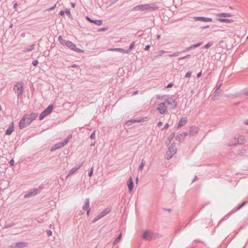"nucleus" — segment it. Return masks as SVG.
I'll list each match as a JSON object with an SVG mask.
<instances>
[{"label":"nucleus","instance_id":"55","mask_svg":"<svg viewBox=\"0 0 248 248\" xmlns=\"http://www.w3.org/2000/svg\"><path fill=\"white\" fill-rule=\"evenodd\" d=\"M173 152H175V150H173Z\"/></svg>","mask_w":248,"mask_h":248},{"label":"nucleus","instance_id":"18","mask_svg":"<svg viewBox=\"0 0 248 248\" xmlns=\"http://www.w3.org/2000/svg\"><path fill=\"white\" fill-rule=\"evenodd\" d=\"M80 166H79L78 167H76L72 168L70 170V171L69 172V175H71L73 174L74 172H75L80 168Z\"/></svg>","mask_w":248,"mask_h":248},{"label":"nucleus","instance_id":"52","mask_svg":"<svg viewBox=\"0 0 248 248\" xmlns=\"http://www.w3.org/2000/svg\"><path fill=\"white\" fill-rule=\"evenodd\" d=\"M171 150V148H170V149H169V151H170V152H171V150Z\"/></svg>","mask_w":248,"mask_h":248},{"label":"nucleus","instance_id":"16","mask_svg":"<svg viewBox=\"0 0 248 248\" xmlns=\"http://www.w3.org/2000/svg\"><path fill=\"white\" fill-rule=\"evenodd\" d=\"M110 50H111V51H119V52H121L122 53H128V52H129L128 50H127L123 49L122 48H120L111 49Z\"/></svg>","mask_w":248,"mask_h":248},{"label":"nucleus","instance_id":"4","mask_svg":"<svg viewBox=\"0 0 248 248\" xmlns=\"http://www.w3.org/2000/svg\"><path fill=\"white\" fill-rule=\"evenodd\" d=\"M53 109V106L49 105L45 110H44L40 115L39 119L42 120L46 116L49 115Z\"/></svg>","mask_w":248,"mask_h":248},{"label":"nucleus","instance_id":"32","mask_svg":"<svg viewBox=\"0 0 248 248\" xmlns=\"http://www.w3.org/2000/svg\"><path fill=\"white\" fill-rule=\"evenodd\" d=\"M38 61L37 60H34L32 62V64L34 65V66H36L37 64H38Z\"/></svg>","mask_w":248,"mask_h":248},{"label":"nucleus","instance_id":"34","mask_svg":"<svg viewBox=\"0 0 248 248\" xmlns=\"http://www.w3.org/2000/svg\"><path fill=\"white\" fill-rule=\"evenodd\" d=\"M189 56H190V55H188L186 56L182 57L179 58L178 59V60H183V59H185V58H187V57H189Z\"/></svg>","mask_w":248,"mask_h":248},{"label":"nucleus","instance_id":"27","mask_svg":"<svg viewBox=\"0 0 248 248\" xmlns=\"http://www.w3.org/2000/svg\"><path fill=\"white\" fill-rule=\"evenodd\" d=\"M191 75V72H188L185 75L186 78H189Z\"/></svg>","mask_w":248,"mask_h":248},{"label":"nucleus","instance_id":"51","mask_svg":"<svg viewBox=\"0 0 248 248\" xmlns=\"http://www.w3.org/2000/svg\"><path fill=\"white\" fill-rule=\"evenodd\" d=\"M105 215V214H103V215H102L101 217H98L97 219L98 218H101L103 216H104Z\"/></svg>","mask_w":248,"mask_h":248},{"label":"nucleus","instance_id":"13","mask_svg":"<svg viewBox=\"0 0 248 248\" xmlns=\"http://www.w3.org/2000/svg\"><path fill=\"white\" fill-rule=\"evenodd\" d=\"M87 19L92 23H93L97 25H101L102 24V21L101 20H92L88 17H87Z\"/></svg>","mask_w":248,"mask_h":248},{"label":"nucleus","instance_id":"9","mask_svg":"<svg viewBox=\"0 0 248 248\" xmlns=\"http://www.w3.org/2000/svg\"><path fill=\"white\" fill-rule=\"evenodd\" d=\"M72 138V135H70L66 139L63 141L58 143L59 146L61 148L66 145L69 141V140Z\"/></svg>","mask_w":248,"mask_h":248},{"label":"nucleus","instance_id":"7","mask_svg":"<svg viewBox=\"0 0 248 248\" xmlns=\"http://www.w3.org/2000/svg\"><path fill=\"white\" fill-rule=\"evenodd\" d=\"M157 110L159 111L160 113L164 114L167 112V107L164 103H161L158 105Z\"/></svg>","mask_w":248,"mask_h":248},{"label":"nucleus","instance_id":"1","mask_svg":"<svg viewBox=\"0 0 248 248\" xmlns=\"http://www.w3.org/2000/svg\"><path fill=\"white\" fill-rule=\"evenodd\" d=\"M158 9L156 6H151L149 4H142L135 6L134 8L135 11H149V10H155Z\"/></svg>","mask_w":248,"mask_h":248},{"label":"nucleus","instance_id":"14","mask_svg":"<svg viewBox=\"0 0 248 248\" xmlns=\"http://www.w3.org/2000/svg\"><path fill=\"white\" fill-rule=\"evenodd\" d=\"M186 122L187 120L186 118H183L181 119L179 122L178 127L180 128L183 125H185L186 123Z\"/></svg>","mask_w":248,"mask_h":248},{"label":"nucleus","instance_id":"36","mask_svg":"<svg viewBox=\"0 0 248 248\" xmlns=\"http://www.w3.org/2000/svg\"><path fill=\"white\" fill-rule=\"evenodd\" d=\"M10 164L11 166L14 165V160L13 159H11L10 161Z\"/></svg>","mask_w":248,"mask_h":248},{"label":"nucleus","instance_id":"21","mask_svg":"<svg viewBox=\"0 0 248 248\" xmlns=\"http://www.w3.org/2000/svg\"><path fill=\"white\" fill-rule=\"evenodd\" d=\"M58 39H59V41H60V43L63 46L65 45V44H66V41H67L66 40H64V39H63V38H62V37L61 36H60L59 37Z\"/></svg>","mask_w":248,"mask_h":248},{"label":"nucleus","instance_id":"48","mask_svg":"<svg viewBox=\"0 0 248 248\" xmlns=\"http://www.w3.org/2000/svg\"><path fill=\"white\" fill-rule=\"evenodd\" d=\"M245 124H246L248 125V120H247V121H246V122H245Z\"/></svg>","mask_w":248,"mask_h":248},{"label":"nucleus","instance_id":"56","mask_svg":"<svg viewBox=\"0 0 248 248\" xmlns=\"http://www.w3.org/2000/svg\"><path fill=\"white\" fill-rule=\"evenodd\" d=\"M170 158V157H168V159H169Z\"/></svg>","mask_w":248,"mask_h":248},{"label":"nucleus","instance_id":"46","mask_svg":"<svg viewBox=\"0 0 248 248\" xmlns=\"http://www.w3.org/2000/svg\"><path fill=\"white\" fill-rule=\"evenodd\" d=\"M106 30V29H105V28H103V29H100V31H105Z\"/></svg>","mask_w":248,"mask_h":248},{"label":"nucleus","instance_id":"41","mask_svg":"<svg viewBox=\"0 0 248 248\" xmlns=\"http://www.w3.org/2000/svg\"><path fill=\"white\" fill-rule=\"evenodd\" d=\"M60 15H61V16H63V15H64V11H61L60 12Z\"/></svg>","mask_w":248,"mask_h":248},{"label":"nucleus","instance_id":"44","mask_svg":"<svg viewBox=\"0 0 248 248\" xmlns=\"http://www.w3.org/2000/svg\"><path fill=\"white\" fill-rule=\"evenodd\" d=\"M72 6L74 8L75 7V3H71Z\"/></svg>","mask_w":248,"mask_h":248},{"label":"nucleus","instance_id":"38","mask_svg":"<svg viewBox=\"0 0 248 248\" xmlns=\"http://www.w3.org/2000/svg\"><path fill=\"white\" fill-rule=\"evenodd\" d=\"M172 86H173L172 83H169V84L167 85V88H170V87H172Z\"/></svg>","mask_w":248,"mask_h":248},{"label":"nucleus","instance_id":"25","mask_svg":"<svg viewBox=\"0 0 248 248\" xmlns=\"http://www.w3.org/2000/svg\"><path fill=\"white\" fill-rule=\"evenodd\" d=\"M144 165H145V161L143 160H142L141 161V163L140 166V167H139V169H140V170H142Z\"/></svg>","mask_w":248,"mask_h":248},{"label":"nucleus","instance_id":"50","mask_svg":"<svg viewBox=\"0 0 248 248\" xmlns=\"http://www.w3.org/2000/svg\"><path fill=\"white\" fill-rule=\"evenodd\" d=\"M160 35H158L157 37V38L158 39H160Z\"/></svg>","mask_w":248,"mask_h":248},{"label":"nucleus","instance_id":"35","mask_svg":"<svg viewBox=\"0 0 248 248\" xmlns=\"http://www.w3.org/2000/svg\"><path fill=\"white\" fill-rule=\"evenodd\" d=\"M93 169L92 168L91 169V170L90 171V172L89 173V176L90 177H91L92 175H93Z\"/></svg>","mask_w":248,"mask_h":248},{"label":"nucleus","instance_id":"28","mask_svg":"<svg viewBox=\"0 0 248 248\" xmlns=\"http://www.w3.org/2000/svg\"><path fill=\"white\" fill-rule=\"evenodd\" d=\"M212 45V44L211 43H207L205 46V48H207L210 47Z\"/></svg>","mask_w":248,"mask_h":248},{"label":"nucleus","instance_id":"8","mask_svg":"<svg viewBox=\"0 0 248 248\" xmlns=\"http://www.w3.org/2000/svg\"><path fill=\"white\" fill-rule=\"evenodd\" d=\"M193 19L195 21H202L203 22H211L212 21V18L209 17H194Z\"/></svg>","mask_w":248,"mask_h":248},{"label":"nucleus","instance_id":"31","mask_svg":"<svg viewBox=\"0 0 248 248\" xmlns=\"http://www.w3.org/2000/svg\"><path fill=\"white\" fill-rule=\"evenodd\" d=\"M134 45H135L134 42H132L129 46L130 49H132L134 47Z\"/></svg>","mask_w":248,"mask_h":248},{"label":"nucleus","instance_id":"10","mask_svg":"<svg viewBox=\"0 0 248 248\" xmlns=\"http://www.w3.org/2000/svg\"><path fill=\"white\" fill-rule=\"evenodd\" d=\"M14 123L11 124V125L8 128V129L6 131L5 134L7 135H10L14 131Z\"/></svg>","mask_w":248,"mask_h":248},{"label":"nucleus","instance_id":"47","mask_svg":"<svg viewBox=\"0 0 248 248\" xmlns=\"http://www.w3.org/2000/svg\"><path fill=\"white\" fill-rule=\"evenodd\" d=\"M17 3H15V4H14V7L15 8H16V7L17 6Z\"/></svg>","mask_w":248,"mask_h":248},{"label":"nucleus","instance_id":"49","mask_svg":"<svg viewBox=\"0 0 248 248\" xmlns=\"http://www.w3.org/2000/svg\"><path fill=\"white\" fill-rule=\"evenodd\" d=\"M35 194H36V192H35L34 193H33V192H32L31 193V195H35Z\"/></svg>","mask_w":248,"mask_h":248},{"label":"nucleus","instance_id":"37","mask_svg":"<svg viewBox=\"0 0 248 248\" xmlns=\"http://www.w3.org/2000/svg\"><path fill=\"white\" fill-rule=\"evenodd\" d=\"M47 233L48 236H51L52 235V232L50 230H49L47 231Z\"/></svg>","mask_w":248,"mask_h":248},{"label":"nucleus","instance_id":"17","mask_svg":"<svg viewBox=\"0 0 248 248\" xmlns=\"http://www.w3.org/2000/svg\"><path fill=\"white\" fill-rule=\"evenodd\" d=\"M83 209L85 210H87V215H89L90 212V208H89V200H87L86 202L85 206L83 207Z\"/></svg>","mask_w":248,"mask_h":248},{"label":"nucleus","instance_id":"15","mask_svg":"<svg viewBox=\"0 0 248 248\" xmlns=\"http://www.w3.org/2000/svg\"><path fill=\"white\" fill-rule=\"evenodd\" d=\"M217 20L221 22H226V23H232L233 22V20L231 19H227V18H218Z\"/></svg>","mask_w":248,"mask_h":248},{"label":"nucleus","instance_id":"39","mask_svg":"<svg viewBox=\"0 0 248 248\" xmlns=\"http://www.w3.org/2000/svg\"><path fill=\"white\" fill-rule=\"evenodd\" d=\"M158 127H160L162 125V122H159L158 123Z\"/></svg>","mask_w":248,"mask_h":248},{"label":"nucleus","instance_id":"42","mask_svg":"<svg viewBox=\"0 0 248 248\" xmlns=\"http://www.w3.org/2000/svg\"><path fill=\"white\" fill-rule=\"evenodd\" d=\"M201 75H202V72H199V73H198L197 77L198 78H200L201 76Z\"/></svg>","mask_w":248,"mask_h":248},{"label":"nucleus","instance_id":"24","mask_svg":"<svg viewBox=\"0 0 248 248\" xmlns=\"http://www.w3.org/2000/svg\"><path fill=\"white\" fill-rule=\"evenodd\" d=\"M59 148H60V147L59 146L58 144L57 143L51 147V151H54L56 150Z\"/></svg>","mask_w":248,"mask_h":248},{"label":"nucleus","instance_id":"53","mask_svg":"<svg viewBox=\"0 0 248 248\" xmlns=\"http://www.w3.org/2000/svg\"><path fill=\"white\" fill-rule=\"evenodd\" d=\"M137 180V182L138 181V178H137V180Z\"/></svg>","mask_w":248,"mask_h":248},{"label":"nucleus","instance_id":"43","mask_svg":"<svg viewBox=\"0 0 248 248\" xmlns=\"http://www.w3.org/2000/svg\"><path fill=\"white\" fill-rule=\"evenodd\" d=\"M65 13H66L67 15H70V11H69V10H66V11H65Z\"/></svg>","mask_w":248,"mask_h":248},{"label":"nucleus","instance_id":"12","mask_svg":"<svg viewBox=\"0 0 248 248\" xmlns=\"http://www.w3.org/2000/svg\"><path fill=\"white\" fill-rule=\"evenodd\" d=\"M128 189L130 192H131V191L133 189V181L132 177H130L129 179V182L128 184Z\"/></svg>","mask_w":248,"mask_h":248},{"label":"nucleus","instance_id":"29","mask_svg":"<svg viewBox=\"0 0 248 248\" xmlns=\"http://www.w3.org/2000/svg\"><path fill=\"white\" fill-rule=\"evenodd\" d=\"M169 124H166L164 127L162 129V130L167 129L169 128Z\"/></svg>","mask_w":248,"mask_h":248},{"label":"nucleus","instance_id":"11","mask_svg":"<svg viewBox=\"0 0 248 248\" xmlns=\"http://www.w3.org/2000/svg\"><path fill=\"white\" fill-rule=\"evenodd\" d=\"M28 124H27L26 121L25 119H24L23 118L20 120L19 124V126L20 129H23L25 126L28 125Z\"/></svg>","mask_w":248,"mask_h":248},{"label":"nucleus","instance_id":"22","mask_svg":"<svg viewBox=\"0 0 248 248\" xmlns=\"http://www.w3.org/2000/svg\"><path fill=\"white\" fill-rule=\"evenodd\" d=\"M167 102L168 105H172V104H173V105L174 106H176V102H175V101L174 99H171V100H170V101L169 99H168L167 100Z\"/></svg>","mask_w":248,"mask_h":248},{"label":"nucleus","instance_id":"33","mask_svg":"<svg viewBox=\"0 0 248 248\" xmlns=\"http://www.w3.org/2000/svg\"><path fill=\"white\" fill-rule=\"evenodd\" d=\"M178 55V53L177 52V53H174L170 55V57H174V56H177Z\"/></svg>","mask_w":248,"mask_h":248},{"label":"nucleus","instance_id":"54","mask_svg":"<svg viewBox=\"0 0 248 248\" xmlns=\"http://www.w3.org/2000/svg\"><path fill=\"white\" fill-rule=\"evenodd\" d=\"M25 197H28V195H25Z\"/></svg>","mask_w":248,"mask_h":248},{"label":"nucleus","instance_id":"5","mask_svg":"<svg viewBox=\"0 0 248 248\" xmlns=\"http://www.w3.org/2000/svg\"><path fill=\"white\" fill-rule=\"evenodd\" d=\"M64 46L68 47L69 48H71V49H72L75 51H77L78 52H83V50H82L76 47V46L74 43H73L72 42H71L70 41H67L66 43Z\"/></svg>","mask_w":248,"mask_h":248},{"label":"nucleus","instance_id":"20","mask_svg":"<svg viewBox=\"0 0 248 248\" xmlns=\"http://www.w3.org/2000/svg\"><path fill=\"white\" fill-rule=\"evenodd\" d=\"M217 16L220 17H230L231 15L228 13H220L217 14Z\"/></svg>","mask_w":248,"mask_h":248},{"label":"nucleus","instance_id":"6","mask_svg":"<svg viewBox=\"0 0 248 248\" xmlns=\"http://www.w3.org/2000/svg\"><path fill=\"white\" fill-rule=\"evenodd\" d=\"M153 234L151 231H145L143 232L142 238L146 240H150L153 238Z\"/></svg>","mask_w":248,"mask_h":248},{"label":"nucleus","instance_id":"2","mask_svg":"<svg viewBox=\"0 0 248 248\" xmlns=\"http://www.w3.org/2000/svg\"><path fill=\"white\" fill-rule=\"evenodd\" d=\"M15 93L19 96L21 95L23 91V83L21 82H17L14 87Z\"/></svg>","mask_w":248,"mask_h":248},{"label":"nucleus","instance_id":"19","mask_svg":"<svg viewBox=\"0 0 248 248\" xmlns=\"http://www.w3.org/2000/svg\"><path fill=\"white\" fill-rule=\"evenodd\" d=\"M199 130V128H197V127H193V128H191V129H190V134H196L198 132Z\"/></svg>","mask_w":248,"mask_h":248},{"label":"nucleus","instance_id":"3","mask_svg":"<svg viewBox=\"0 0 248 248\" xmlns=\"http://www.w3.org/2000/svg\"><path fill=\"white\" fill-rule=\"evenodd\" d=\"M37 116L38 114L37 113H32L29 115H25L23 118L25 119L27 124H30Z\"/></svg>","mask_w":248,"mask_h":248},{"label":"nucleus","instance_id":"26","mask_svg":"<svg viewBox=\"0 0 248 248\" xmlns=\"http://www.w3.org/2000/svg\"><path fill=\"white\" fill-rule=\"evenodd\" d=\"M122 236V233H120L119 237L115 240L114 241V243H116L118 242H119L120 241V240L121 239V237Z\"/></svg>","mask_w":248,"mask_h":248},{"label":"nucleus","instance_id":"40","mask_svg":"<svg viewBox=\"0 0 248 248\" xmlns=\"http://www.w3.org/2000/svg\"><path fill=\"white\" fill-rule=\"evenodd\" d=\"M149 47H150V46H149V45H147V46H145V49L146 50H148V49L149 48Z\"/></svg>","mask_w":248,"mask_h":248},{"label":"nucleus","instance_id":"45","mask_svg":"<svg viewBox=\"0 0 248 248\" xmlns=\"http://www.w3.org/2000/svg\"><path fill=\"white\" fill-rule=\"evenodd\" d=\"M138 93V91H136L133 93V95H136Z\"/></svg>","mask_w":248,"mask_h":248},{"label":"nucleus","instance_id":"30","mask_svg":"<svg viewBox=\"0 0 248 248\" xmlns=\"http://www.w3.org/2000/svg\"><path fill=\"white\" fill-rule=\"evenodd\" d=\"M90 138L91 139H94L95 138V132H93L91 135Z\"/></svg>","mask_w":248,"mask_h":248},{"label":"nucleus","instance_id":"23","mask_svg":"<svg viewBox=\"0 0 248 248\" xmlns=\"http://www.w3.org/2000/svg\"><path fill=\"white\" fill-rule=\"evenodd\" d=\"M202 44V43H199L193 45L189 47H188L187 48V49L189 50L192 48H195V47H198V46H200Z\"/></svg>","mask_w":248,"mask_h":248}]
</instances>
